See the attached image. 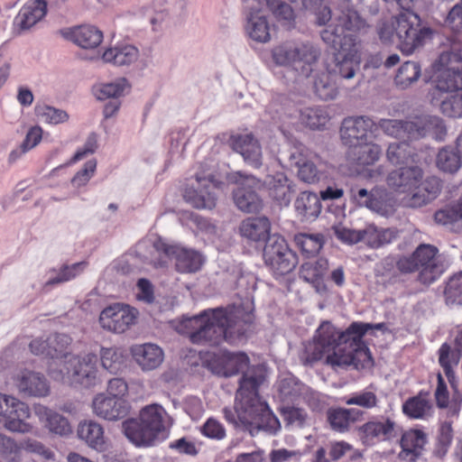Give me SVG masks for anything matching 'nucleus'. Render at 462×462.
<instances>
[{"label": "nucleus", "mask_w": 462, "mask_h": 462, "mask_svg": "<svg viewBox=\"0 0 462 462\" xmlns=\"http://www.w3.org/2000/svg\"><path fill=\"white\" fill-rule=\"evenodd\" d=\"M173 424L172 418L158 403L143 407L137 418L123 421L122 429L126 439L137 448H150L164 441Z\"/></svg>", "instance_id": "423d86ee"}, {"label": "nucleus", "mask_w": 462, "mask_h": 462, "mask_svg": "<svg viewBox=\"0 0 462 462\" xmlns=\"http://www.w3.org/2000/svg\"><path fill=\"white\" fill-rule=\"evenodd\" d=\"M372 328L369 323L353 322L345 331H340L324 321L312 341L305 346L301 358L308 365L326 357V363L331 366L354 365L356 369L369 366L372 356L362 338Z\"/></svg>", "instance_id": "f257e3e1"}, {"label": "nucleus", "mask_w": 462, "mask_h": 462, "mask_svg": "<svg viewBox=\"0 0 462 462\" xmlns=\"http://www.w3.org/2000/svg\"><path fill=\"white\" fill-rule=\"evenodd\" d=\"M427 443V436L420 430L405 431L401 439V456H411L410 459L418 457Z\"/></svg>", "instance_id": "c03bdc74"}, {"label": "nucleus", "mask_w": 462, "mask_h": 462, "mask_svg": "<svg viewBox=\"0 0 462 462\" xmlns=\"http://www.w3.org/2000/svg\"><path fill=\"white\" fill-rule=\"evenodd\" d=\"M320 57V50L310 42L290 40L281 42L272 50L275 64L291 67L303 77H310Z\"/></svg>", "instance_id": "6e6552de"}, {"label": "nucleus", "mask_w": 462, "mask_h": 462, "mask_svg": "<svg viewBox=\"0 0 462 462\" xmlns=\"http://www.w3.org/2000/svg\"><path fill=\"white\" fill-rule=\"evenodd\" d=\"M398 237L394 228H378L374 225H367L362 229V242L371 248H379L393 243Z\"/></svg>", "instance_id": "ea45409f"}, {"label": "nucleus", "mask_w": 462, "mask_h": 462, "mask_svg": "<svg viewBox=\"0 0 462 462\" xmlns=\"http://www.w3.org/2000/svg\"><path fill=\"white\" fill-rule=\"evenodd\" d=\"M415 152L412 147L406 143H392L386 151L387 160L394 165L413 163Z\"/></svg>", "instance_id": "5fc2aeb1"}, {"label": "nucleus", "mask_w": 462, "mask_h": 462, "mask_svg": "<svg viewBox=\"0 0 462 462\" xmlns=\"http://www.w3.org/2000/svg\"><path fill=\"white\" fill-rule=\"evenodd\" d=\"M282 414L289 426L302 428L308 423V414L301 408L293 406L283 407L282 408Z\"/></svg>", "instance_id": "338daca9"}, {"label": "nucleus", "mask_w": 462, "mask_h": 462, "mask_svg": "<svg viewBox=\"0 0 462 462\" xmlns=\"http://www.w3.org/2000/svg\"><path fill=\"white\" fill-rule=\"evenodd\" d=\"M235 152L241 154L244 161L254 168L263 164L262 148L257 139L251 134H239L232 140Z\"/></svg>", "instance_id": "2f4dec72"}, {"label": "nucleus", "mask_w": 462, "mask_h": 462, "mask_svg": "<svg viewBox=\"0 0 462 462\" xmlns=\"http://www.w3.org/2000/svg\"><path fill=\"white\" fill-rule=\"evenodd\" d=\"M72 338L64 333H53L43 337H37L31 341L29 347L31 352L36 356H44L49 358L47 373L50 375V368L52 364L62 367L63 364L69 359L73 354L70 351Z\"/></svg>", "instance_id": "4468645a"}, {"label": "nucleus", "mask_w": 462, "mask_h": 462, "mask_svg": "<svg viewBox=\"0 0 462 462\" xmlns=\"http://www.w3.org/2000/svg\"><path fill=\"white\" fill-rule=\"evenodd\" d=\"M97 374V356L93 353L73 355L62 367H58L54 363L50 368V377L52 380L86 388L98 383Z\"/></svg>", "instance_id": "1a4fd4ad"}, {"label": "nucleus", "mask_w": 462, "mask_h": 462, "mask_svg": "<svg viewBox=\"0 0 462 462\" xmlns=\"http://www.w3.org/2000/svg\"><path fill=\"white\" fill-rule=\"evenodd\" d=\"M205 363L212 373L225 377L235 375L240 372L244 376L250 370L262 369L259 366L249 367V357L244 352L218 351L211 353L208 355Z\"/></svg>", "instance_id": "6ab92c4d"}, {"label": "nucleus", "mask_w": 462, "mask_h": 462, "mask_svg": "<svg viewBox=\"0 0 462 462\" xmlns=\"http://www.w3.org/2000/svg\"><path fill=\"white\" fill-rule=\"evenodd\" d=\"M352 147L353 149L349 152L348 156L356 165L362 167L376 162L382 153L381 147L373 143L372 140Z\"/></svg>", "instance_id": "37998d69"}, {"label": "nucleus", "mask_w": 462, "mask_h": 462, "mask_svg": "<svg viewBox=\"0 0 462 462\" xmlns=\"http://www.w3.org/2000/svg\"><path fill=\"white\" fill-rule=\"evenodd\" d=\"M14 380L18 391L25 395L45 397L50 393L49 383L40 373L22 369L14 375Z\"/></svg>", "instance_id": "a878e982"}, {"label": "nucleus", "mask_w": 462, "mask_h": 462, "mask_svg": "<svg viewBox=\"0 0 462 462\" xmlns=\"http://www.w3.org/2000/svg\"><path fill=\"white\" fill-rule=\"evenodd\" d=\"M20 447L11 437L0 433V460L4 462H17Z\"/></svg>", "instance_id": "0e129e2a"}, {"label": "nucleus", "mask_w": 462, "mask_h": 462, "mask_svg": "<svg viewBox=\"0 0 462 462\" xmlns=\"http://www.w3.org/2000/svg\"><path fill=\"white\" fill-rule=\"evenodd\" d=\"M276 388L280 399L282 402H297L304 400L310 402V398L313 393L310 388L300 383L292 374L285 373L279 376L276 383ZM311 405L310 403H309Z\"/></svg>", "instance_id": "c756f323"}, {"label": "nucleus", "mask_w": 462, "mask_h": 462, "mask_svg": "<svg viewBox=\"0 0 462 462\" xmlns=\"http://www.w3.org/2000/svg\"><path fill=\"white\" fill-rule=\"evenodd\" d=\"M447 134L444 121L436 116L421 115L413 117V139L431 136L442 141Z\"/></svg>", "instance_id": "473e14b6"}, {"label": "nucleus", "mask_w": 462, "mask_h": 462, "mask_svg": "<svg viewBox=\"0 0 462 462\" xmlns=\"http://www.w3.org/2000/svg\"><path fill=\"white\" fill-rule=\"evenodd\" d=\"M323 42L337 51L332 63L327 66L328 71L336 79L337 78L351 79L360 69L361 56L359 54V44H356L354 39L346 38V42H340L335 31L323 30L321 32Z\"/></svg>", "instance_id": "9d476101"}, {"label": "nucleus", "mask_w": 462, "mask_h": 462, "mask_svg": "<svg viewBox=\"0 0 462 462\" xmlns=\"http://www.w3.org/2000/svg\"><path fill=\"white\" fill-rule=\"evenodd\" d=\"M138 315L139 311L135 308L115 303L101 311L99 324L105 330L120 334L128 330L136 322Z\"/></svg>", "instance_id": "aec40b11"}, {"label": "nucleus", "mask_w": 462, "mask_h": 462, "mask_svg": "<svg viewBox=\"0 0 462 462\" xmlns=\"http://www.w3.org/2000/svg\"><path fill=\"white\" fill-rule=\"evenodd\" d=\"M253 322L251 311L242 306L208 309L193 317L174 321L175 330L187 335L194 344L238 345L246 341Z\"/></svg>", "instance_id": "f03ea898"}, {"label": "nucleus", "mask_w": 462, "mask_h": 462, "mask_svg": "<svg viewBox=\"0 0 462 462\" xmlns=\"http://www.w3.org/2000/svg\"><path fill=\"white\" fill-rule=\"evenodd\" d=\"M0 417L4 428L14 433H32L34 426L28 422L31 409L27 403L14 396L0 393Z\"/></svg>", "instance_id": "dca6fc26"}, {"label": "nucleus", "mask_w": 462, "mask_h": 462, "mask_svg": "<svg viewBox=\"0 0 462 462\" xmlns=\"http://www.w3.org/2000/svg\"><path fill=\"white\" fill-rule=\"evenodd\" d=\"M260 185V180L254 176H245L239 180L237 188L233 191V199L241 211L252 213L262 208V200L256 193Z\"/></svg>", "instance_id": "5701e85b"}, {"label": "nucleus", "mask_w": 462, "mask_h": 462, "mask_svg": "<svg viewBox=\"0 0 462 462\" xmlns=\"http://www.w3.org/2000/svg\"><path fill=\"white\" fill-rule=\"evenodd\" d=\"M440 110L447 116L462 117V92H457L442 99Z\"/></svg>", "instance_id": "69168bd1"}, {"label": "nucleus", "mask_w": 462, "mask_h": 462, "mask_svg": "<svg viewBox=\"0 0 462 462\" xmlns=\"http://www.w3.org/2000/svg\"><path fill=\"white\" fill-rule=\"evenodd\" d=\"M33 412L46 430L59 437H68L72 433V426L67 417L42 404H34Z\"/></svg>", "instance_id": "bb28decb"}, {"label": "nucleus", "mask_w": 462, "mask_h": 462, "mask_svg": "<svg viewBox=\"0 0 462 462\" xmlns=\"http://www.w3.org/2000/svg\"><path fill=\"white\" fill-rule=\"evenodd\" d=\"M421 75V68L418 62L406 61L398 69L394 83L400 89H407L418 81Z\"/></svg>", "instance_id": "3c124183"}, {"label": "nucleus", "mask_w": 462, "mask_h": 462, "mask_svg": "<svg viewBox=\"0 0 462 462\" xmlns=\"http://www.w3.org/2000/svg\"><path fill=\"white\" fill-rule=\"evenodd\" d=\"M91 408L97 417L109 421L122 420L130 411V405L125 400L111 397L104 393L94 396Z\"/></svg>", "instance_id": "4be33fe9"}, {"label": "nucleus", "mask_w": 462, "mask_h": 462, "mask_svg": "<svg viewBox=\"0 0 462 462\" xmlns=\"http://www.w3.org/2000/svg\"><path fill=\"white\" fill-rule=\"evenodd\" d=\"M97 171V161H88L80 169L76 172L74 177L71 179V184L76 189L85 187L94 176Z\"/></svg>", "instance_id": "774afa93"}, {"label": "nucleus", "mask_w": 462, "mask_h": 462, "mask_svg": "<svg viewBox=\"0 0 462 462\" xmlns=\"http://www.w3.org/2000/svg\"><path fill=\"white\" fill-rule=\"evenodd\" d=\"M402 412L411 419L425 420L431 416L433 406L428 392H420L408 398L402 406Z\"/></svg>", "instance_id": "4c0bfd02"}, {"label": "nucleus", "mask_w": 462, "mask_h": 462, "mask_svg": "<svg viewBox=\"0 0 462 462\" xmlns=\"http://www.w3.org/2000/svg\"><path fill=\"white\" fill-rule=\"evenodd\" d=\"M304 10L311 11L315 14L317 23L319 25L326 24L331 19L330 8L324 5V0H298Z\"/></svg>", "instance_id": "680f3d73"}, {"label": "nucleus", "mask_w": 462, "mask_h": 462, "mask_svg": "<svg viewBox=\"0 0 462 462\" xmlns=\"http://www.w3.org/2000/svg\"><path fill=\"white\" fill-rule=\"evenodd\" d=\"M267 7L276 22L290 30L296 23V14L292 6L284 0H269Z\"/></svg>", "instance_id": "a18cd8bd"}, {"label": "nucleus", "mask_w": 462, "mask_h": 462, "mask_svg": "<svg viewBox=\"0 0 462 462\" xmlns=\"http://www.w3.org/2000/svg\"><path fill=\"white\" fill-rule=\"evenodd\" d=\"M299 118L301 124L311 129H321L328 122L326 109L320 106H308L300 109Z\"/></svg>", "instance_id": "864d4df0"}, {"label": "nucleus", "mask_w": 462, "mask_h": 462, "mask_svg": "<svg viewBox=\"0 0 462 462\" xmlns=\"http://www.w3.org/2000/svg\"><path fill=\"white\" fill-rule=\"evenodd\" d=\"M78 438L92 449L102 452L106 449L105 430L102 425L93 420H85L79 423Z\"/></svg>", "instance_id": "72a5a7b5"}, {"label": "nucleus", "mask_w": 462, "mask_h": 462, "mask_svg": "<svg viewBox=\"0 0 462 462\" xmlns=\"http://www.w3.org/2000/svg\"><path fill=\"white\" fill-rule=\"evenodd\" d=\"M377 125L368 116H352L344 119L340 128L343 143L350 147L373 139Z\"/></svg>", "instance_id": "412c9836"}, {"label": "nucleus", "mask_w": 462, "mask_h": 462, "mask_svg": "<svg viewBox=\"0 0 462 462\" xmlns=\"http://www.w3.org/2000/svg\"><path fill=\"white\" fill-rule=\"evenodd\" d=\"M413 2L414 0H397L403 11L382 21L377 26V33L383 42L396 44L406 54H411L422 46L431 34L429 27L421 26L420 16L410 10Z\"/></svg>", "instance_id": "20e7f679"}, {"label": "nucleus", "mask_w": 462, "mask_h": 462, "mask_svg": "<svg viewBox=\"0 0 462 462\" xmlns=\"http://www.w3.org/2000/svg\"><path fill=\"white\" fill-rule=\"evenodd\" d=\"M101 364L104 369L111 374H116L124 366L125 358L120 349L116 347H102L100 350Z\"/></svg>", "instance_id": "13d9d810"}, {"label": "nucleus", "mask_w": 462, "mask_h": 462, "mask_svg": "<svg viewBox=\"0 0 462 462\" xmlns=\"http://www.w3.org/2000/svg\"><path fill=\"white\" fill-rule=\"evenodd\" d=\"M401 273L419 272L418 279L423 284H431L446 271V264L439 249L430 244L419 245L414 252L402 256L397 261Z\"/></svg>", "instance_id": "0eeeda50"}, {"label": "nucleus", "mask_w": 462, "mask_h": 462, "mask_svg": "<svg viewBox=\"0 0 462 462\" xmlns=\"http://www.w3.org/2000/svg\"><path fill=\"white\" fill-rule=\"evenodd\" d=\"M61 36L80 48H97L103 40V32L93 25H80L72 28H65L60 31Z\"/></svg>", "instance_id": "7c9ffc66"}, {"label": "nucleus", "mask_w": 462, "mask_h": 462, "mask_svg": "<svg viewBox=\"0 0 462 462\" xmlns=\"http://www.w3.org/2000/svg\"><path fill=\"white\" fill-rule=\"evenodd\" d=\"M378 127H380L387 135L398 138L408 137L413 139V117L406 121L381 119L378 123Z\"/></svg>", "instance_id": "8fccbe9b"}, {"label": "nucleus", "mask_w": 462, "mask_h": 462, "mask_svg": "<svg viewBox=\"0 0 462 462\" xmlns=\"http://www.w3.org/2000/svg\"><path fill=\"white\" fill-rule=\"evenodd\" d=\"M242 236L254 242L267 241L270 236L271 224L267 217H248L240 225Z\"/></svg>", "instance_id": "58836bf2"}, {"label": "nucleus", "mask_w": 462, "mask_h": 462, "mask_svg": "<svg viewBox=\"0 0 462 462\" xmlns=\"http://www.w3.org/2000/svg\"><path fill=\"white\" fill-rule=\"evenodd\" d=\"M35 114L42 122L49 125L61 124L69 119L66 111L47 105H37Z\"/></svg>", "instance_id": "052dcab7"}, {"label": "nucleus", "mask_w": 462, "mask_h": 462, "mask_svg": "<svg viewBox=\"0 0 462 462\" xmlns=\"http://www.w3.org/2000/svg\"><path fill=\"white\" fill-rule=\"evenodd\" d=\"M129 87L125 78H119L112 82L96 84L93 87V94L98 100H115L124 96Z\"/></svg>", "instance_id": "de8ad7c7"}, {"label": "nucleus", "mask_w": 462, "mask_h": 462, "mask_svg": "<svg viewBox=\"0 0 462 462\" xmlns=\"http://www.w3.org/2000/svg\"><path fill=\"white\" fill-rule=\"evenodd\" d=\"M350 198L359 207H364L381 216L388 217L395 211V199L383 187H374L371 190L365 188L352 187Z\"/></svg>", "instance_id": "a211bd4d"}, {"label": "nucleus", "mask_w": 462, "mask_h": 462, "mask_svg": "<svg viewBox=\"0 0 462 462\" xmlns=\"http://www.w3.org/2000/svg\"><path fill=\"white\" fill-rule=\"evenodd\" d=\"M152 247L160 256L158 260H152L156 267H163L169 259H174L177 272L194 273L199 272L206 262L205 256L199 251L180 244L169 243L162 238L155 240Z\"/></svg>", "instance_id": "9b49d317"}, {"label": "nucleus", "mask_w": 462, "mask_h": 462, "mask_svg": "<svg viewBox=\"0 0 462 462\" xmlns=\"http://www.w3.org/2000/svg\"><path fill=\"white\" fill-rule=\"evenodd\" d=\"M217 188V183L214 180L212 168L208 164H201L183 196L185 200L196 208L211 209L216 206Z\"/></svg>", "instance_id": "ddd939ff"}, {"label": "nucleus", "mask_w": 462, "mask_h": 462, "mask_svg": "<svg viewBox=\"0 0 462 462\" xmlns=\"http://www.w3.org/2000/svg\"><path fill=\"white\" fill-rule=\"evenodd\" d=\"M439 361L449 381L454 377L453 367L457 365L462 356V353L455 346L448 344H443L439 350Z\"/></svg>", "instance_id": "6e6d98bb"}, {"label": "nucleus", "mask_w": 462, "mask_h": 462, "mask_svg": "<svg viewBox=\"0 0 462 462\" xmlns=\"http://www.w3.org/2000/svg\"><path fill=\"white\" fill-rule=\"evenodd\" d=\"M263 369H253L240 379L234 408H225L224 417L236 428L249 430L253 435L259 430L276 434L281 430L279 419L258 394V387L264 381Z\"/></svg>", "instance_id": "7ed1b4c3"}, {"label": "nucleus", "mask_w": 462, "mask_h": 462, "mask_svg": "<svg viewBox=\"0 0 462 462\" xmlns=\"http://www.w3.org/2000/svg\"><path fill=\"white\" fill-rule=\"evenodd\" d=\"M444 296L447 305H462V272L455 274L448 281Z\"/></svg>", "instance_id": "bf43d9fd"}, {"label": "nucleus", "mask_w": 462, "mask_h": 462, "mask_svg": "<svg viewBox=\"0 0 462 462\" xmlns=\"http://www.w3.org/2000/svg\"><path fill=\"white\" fill-rule=\"evenodd\" d=\"M245 13V30L246 35L253 41L266 43L271 40L270 24L262 11Z\"/></svg>", "instance_id": "f704fd0d"}, {"label": "nucleus", "mask_w": 462, "mask_h": 462, "mask_svg": "<svg viewBox=\"0 0 462 462\" xmlns=\"http://www.w3.org/2000/svg\"><path fill=\"white\" fill-rule=\"evenodd\" d=\"M328 261L322 258L315 262H307L301 265L300 276L305 282L313 284L318 292L322 293L326 291L322 277L328 269Z\"/></svg>", "instance_id": "79ce46f5"}, {"label": "nucleus", "mask_w": 462, "mask_h": 462, "mask_svg": "<svg viewBox=\"0 0 462 462\" xmlns=\"http://www.w3.org/2000/svg\"><path fill=\"white\" fill-rule=\"evenodd\" d=\"M432 78L440 91L462 90V54L454 47L443 51L433 64Z\"/></svg>", "instance_id": "f8f14e48"}, {"label": "nucleus", "mask_w": 462, "mask_h": 462, "mask_svg": "<svg viewBox=\"0 0 462 462\" xmlns=\"http://www.w3.org/2000/svg\"><path fill=\"white\" fill-rule=\"evenodd\" d=\"M423 171L416 164L402 166L388 173L386 184L396 194L402 195L403 207L417 208L434 200L440 193V181L436 177L423 180Z\"/></svg>", "instance_id": "39448f33"}, {"label": "nucleus", "mask_w": 462, "mask_h": 462, "mask_svg": "<svg viewBox=\"0 0 462 462\" xmlns=\"http://www.w3.org/2000/svg\"><path fill=\"white\" fill-rule=\"evenodd\" d=\"M295 243L306 256H313L322 248L324 240L320 234H299L295 236Z\"/></svg>", "instance_id": "4d7b16f0"}, {"label": "nucleus", "mask_w": 462, "mask_h": 462, "mask_svg": "<svg viewBox=\"0 0 462 462\" xmlns=\"http://www.w3.org/2000/svg\"><path fill=\"white\" fill-rule=\"evenodd\" d=\"M86 267V262H79L69 265H63L60 269H53L50 271V276L44 285L49 287L71 281L80 275Z\"/></svg>", "instance_id": "09e8293b"}, {"label": "nucleus", "mask_w": 462, "mask_h": 462, "mask_svg": "<svg viewBox=\"0 0 462 462\" xmlns=\"http://www.w3.org/2000/svg\"><path fill=\"white\" fill-rule=\"evenodd\" d=\"M396 422L388 416L373 417L359 428L365 442H381L395 436Z\"/></svg>", "instance_id": "393cba45"}, {"label": "nucleus", "mask_w": 462, "mask_h": 462, "mask_svg": "<svg viewBox=\"0 0 462 462\" xmlns=\"http://www.w3.org/2000/svg\"><path fill=\"white\" fill-rule=\"evenodd\" d=\"M434 219L439 225L458 230L462 227V201L459 199L436 211Z\"/></svg>", "instance_id": "49530a36"}, {"label": "nucleus", "mask_w": 462, "mask_h": 462, "mask_svg": "<svg viewBox=\"0 0 462 462\" xmlns=\"http://www.w3.org/2000/svg\"><path fill=\"white\" fill-rule=\"evenodd\" d=\"M314 157L315 154L301 145L294 147L289 154L291 167L297 168L300 180L309 184H314L320 179V172L313 162Z\"/></svg>", "instance_id": "b1692460"}, {"label": "nucleus", "mask_w": 462, "mask_h": 462, "mask_svg": "<svg viewBox=\"0 0 462 462\" xmlns=\"http://www.w3.org/2000/svg\"><path fill=\"white\" fill-rule=\"evenodd\" d=\"M130 353L134 362L143 372L159 368L164 360L162 348L153 343L135 344L131 346Z\"/></svg>", "instance_id": "cd10ccee"}, {"label": "nucleus", "mask_w": 462, "mask_h": 462, "mask_svg": "<svg viewBox=\"0 0 462 462\" xmlns=\"http://www.w3.org/2000/svg\"><path fill=\"white\" fill-rule=\"evenodd\" d=\"M263 260L276 275L291 273L297 265V256L289 248L285 239L279 235H272L266 241L263 253Z\"/></svg>", "instance_id": "f3484780"}, {"label": "nucleus", "mask_w": 462, "mask_h": 462, "mask_svg": "<svg viewBox=\"0 0 462 462\" xmlns=\"http://www.w3.org/2000/svg\"><path fill=\"white\" fill-rule=\"evenodd\" d=\"M367 27L365 19L355 9L350 0H338L335 9L334 22L324 30L335 31L340 42H346V38L354 39L356 44H360L356 35Z\"/></svg>", "instance_id": "2eb2a0df"}, {"label": "nucleus", "mask_w": 462, "mask_h": 462, "mask_svg": "<svg viewBox=\"0 0 462 462\" xmlns=\"http://www.w3.org/2000/svg\"><path fill=\"white\" fill-rule=\"evenodd\" d=\"M437 166L443 171L455 172L460 167V157L453 149L444 148L438 153Z\"/></svg>", "instance_id": "e2e57ef3"}, {"label": "nucleus", "mask_w": 462, "mask_h": 462, "mask_svg": "<svg viewBox=\"0 0 462 462\" xmlns=\"http://www.w3.org/2000/svg\"><path fill=\"white\" fill-rule=\"evenodd\" d=\"M264 184L270 196L279 201L288 205L295 191L292 181L283 172H276L268 175Z\"/></svg>", "instance_id": "c9c22d12"}, {"label": "nucleus", "mask_w": 462, "mask_h": 462, "mask_svg": "<svg viewBox=\"0 0 462 462\" xmlns=\"http://www.w3.org/2000/svg\"><path fill=\"white\" fill-rule=\"evenodd\" d=\"M314 90L322 100H332L338 94L337 79L326 69L325 72L318 75L314 79Z\"/></svg>", "instance_id": "603ef678"}, {"label": "nucleus", "mask_w": 462, "mask_h": 462, "mask_svg": "<svg viewBox=\"0 0 462 462\" xmlns=\"http://www.w3.org/2000/svg\"><path fill=\"white\" fill-rule=\"evenodd\" d=\"M48 4L46 0H28L14 19V26L23 32L35 26L46 16Z\"/></svg>", "instance_id": "c85d7f7f"}, {"label": "nucleus", "mask_w": 462, "mask_h": 462, "mask_svg": "<svg viewBox=\"0 0 462 462\" xmlns=\"http://www.w3.org/2000/svg\"><path fill=\"white\" fill-rule=\"evenodd\" d=\"M139 56V50L135 46L120 43L106 48L102 54V60L106 63L123 67L134 64L138 60Z\"/></svg>", "instance_id": "e433bc0d"}, {"label": "nucleus", "mask_w": 462, "mask_h": 462, "mask_svg": "<svg viewBox=\"0 0 462 462\" xmlns=\"http://www.w3.org/2000/svg\"><path fill=\"white\" fill-rule=\"evenodd\" d=\"M297 213L302 220L313 221L321 212V202L319 197L313 192H301L294 203Z\"/></svg>", "instance_id": "a19ab883"}]
</instances>
